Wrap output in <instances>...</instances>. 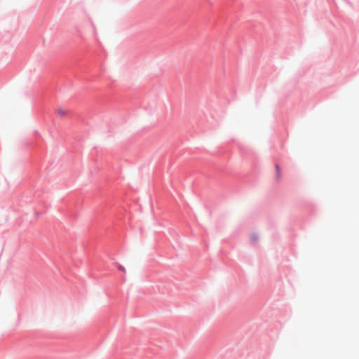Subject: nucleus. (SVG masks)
Wrapping results in <instances>:
<instances>
[{
    "label": "nucleus",
    "mask_w": 359,
    "mask_h": 359,
    "mask_svg": "<svg viewBox=\"0 0 359 359\" xmlns=\"http://www.w3.org/2000/svg\"><path fill=\"white\" fill-rule=\"evenodd\" d=\"M276 176H277V178H280V166L278 165H276Z\"/></svg>",
    "instance_id": "nucleus-2"
},
{
    "label": "nucleus",
    "mask_w": 359,
    "mask_h": 359,
    "mask_svg": "<svg viewBox=\"0 0 359 359\" xmlns=\"http://www.w3.org/2000/svg\"><path fill=\"white\" fill-rule=\"evenodd\" d=\"M118 269L121 270V271H124L125 270L123 266H118Z\"/></svg>",
    "instance_id": "nucleus-3"
},
{
    "label": "nucleus",
    "mask_w": 359,
    "mask_h": 359,
    "mask_svg": "<svg viewBox=\"0 0 359 359\" xmlns=\"http://www.w3.org/2000/svg\"><path fill=\"white\" fill-rule=\"evenodd\" d=\"M56 113L60 116H65L67 114V111L62 107H59L57 109Z\"/></svg>",
    "instance_id": "nucleus-1"
}]
</instances>
